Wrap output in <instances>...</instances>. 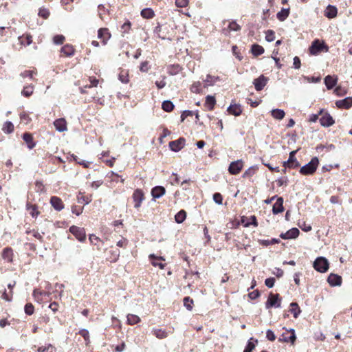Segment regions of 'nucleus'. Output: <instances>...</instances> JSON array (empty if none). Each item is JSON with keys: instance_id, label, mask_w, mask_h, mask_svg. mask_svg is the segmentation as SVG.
I'll list each match as a JSON object with an SVG mask.
<instances>
[{"instance_id": "nucleus-24", "label": "nucleus", "mask_w": 352, "mask_h": 352, "mask_svg": "<svg viewBox=\"0 0 352 352\" xmlns=\"http://www.w3.org/2000/svg\"><path fill=\"white\" fill-rule=\"evenodd\" d=\"M220 80V78L219 76H212L210 74H208L206 78L204 81L205 82L204 87L208 86H213L217 81Z\"/></svg>"}, {"instance_id": "nucleus-60", "label": "nucleus", "mask_w": 352, "mask_h": 352, "mask_svg": "<svg viewBox=\"0 0 352 352\" xmlns=\"http://www.w3.org/2000/svg\"><path fill=\"white\" fill-rule=\"evenodd\" d=\"M288 182L289 179L287 177H280L276 180V182L278 186H282L283 185L287 186Z\"/></svg>"}, {"instance_id": "nucleus-51", "label": "nucleus", "mask_w": 352, "mask_h": 352, "mask_svg": "<svg viewBox=\"0 0 352 352\" xmlns=\"http://www.w3.org/2000/svg\"><path fill=\"white\" fill-rule=\"evenodd\" d=\"M228 26H229V28L230 30V31H234V32H238V31H240L241 29V25H239L236 20H232L229 24H228Z\"/></svg>"}, {"instance_id": "nucleus-22", "label": "nucleus", "mask_w": 352, "mask_h": 352, "mask_svg": "<svg viewBox=\"0 0 352 352\" xmlns=\"http://www.w3.org/2000/svg\"><path fill=\"white\" fill-rule=\"evenodd\" d=\"M153 32L158 38L162 40H165L167 38L165 32V28H163L162 26L159 23H157V25L155 28Z\"/></svg>"}, {"instance_id": "nucleus-21", "label": "nucleus", "mask_w": 352, "mask_h": 352, "mask_svg": "<svg viewBox=\"0 0 352 352\" xmlns=\"http://www.w3.org/2000/svg\"><path fill=\"white\" fill-rule=\"evenodd\" d=\"M289 13H290V8H283L279 12H277L276 18L280 21H284L289 16Z\"/></svg>"}, {"instance_id": "nucleus-10", "label": "nucleus", "mask_w": 352, "mask_h": 352, "mask_svg": "<svg viewBox=\"0 0 352 352\" xmlns=\"http://www.w3.org/2000/svg\"><path fill=\"white\" fill-rule=\"evenodd\" d=\"M300 234V231L297 228H292L287 230L286 232H282L280 237L285 240L295 239Z\"/></svg>"}, {"instance_id": "nucleus-42", "label": "nucleus", "mask_w": 352, "mask_h": 352, "mask_svg": "<svg viewBox=\"0 0 352 352\" xmlns=\"http://www.w3.org/2000/svg\"><path fill=\"white\" fill-rule=\"evenodd\" d=\"M34 91V87L32 85L25 86L21 91V95L24 97H30Z\"/></svg>"}, {"instance_id": "nucleus-25", "label": "nucleus", "mask_w": 352, "mask_h": 352, "mask_svg": "<svg viewBox=\"0 0 352 352\" xmlns=\"http://www.w3.org/2000/svg\"><path fill=\"white\" fill-rule=\"evenodd\" d=\"M13 252L11 248L7 247L5 248L2 251V257L4 260H6L8 262L12 261Z\"/></svg>"}, {"instance_id": "nucleus-9", "label": "nucleus", "mask_w": 352, "mask_h": 352, "mask_svg": "<svg viewBox=\"0 0 352 352\" xmlns=\"http://www.w3.org/2000/svg\"><path fill=\"white\" fill-rule=\"evenodd\" d=\"M269 78L264 75L261 74L258 78H255L253 81V85L257 91H260L264 89L267 85Z\"/></svg>"}, {"instance_id": "nucleus-23", "label": "nucleus", "mask_w": 352, "mask_h": 352, "mask_svg": "<svg viewBox=\"0 0 352 352\" xmlns=\"http://www.w3.org/2000/svg\"><path fill=\"white\" fill-rule=\"evenodd\" d=\"M296 340V334L290 335L289 336H286L285 333H283L280 337L278 338V341L280 342H287L294 344Z\"/></svg>"}, {"instance_id": "nucleus-30", "label": "nucleus", "mask_w": 352, "mask_h": 352, "mask_svg": "<svg viewBox=\"0 0 352 352\" xmlns=\"http://www.w3.org/2000/svg\"><path fill=\"white\" fill-rule=\"evenodd\" d=\"M258 343L257 339H254L253 338H250L246 344V346L244 349L243 352H252L256 346V344Z\"/></svg>"}, {"instance_id": "nucleus-27", "label": "nucleus", "mask_w": 352, "mask_h": 352, "mask_svg": "<svg viewBox=\"0 0 352 352\" xmlns=\"http://www.w3.org/2000/svg\"><path fill=\"white\" fill-rule=\"evenodd\" d=\"M19 41L21 45L28 46L32 43V36L29 34H23L22 36H19Z\"/></svg>"}, {"instance_id": "nucleus-62", "label": "nucleus", "mask_w": 352, "mask_h": 352, "mask_svg": "<svg viewBox=\"0 0 352 352\" xmlns=\"http://www.w3.org/2000/svg\"><path fill=\"white\" fill-rule=\"evenodd\" d=\"M275 278L274 277H270L265 280V285L268 288H272L275 283Z\"/></svg>"}, {"instance_id": "nucleus-39", "label": "nucleus", "mask_w": 352, "mask_h": 352, "mask_svg": "<svg viewBox=\"0 0 352 352\" xmlns=\"http://www.w3.org/2000/svg\"><path fill=\"white\" fill-rule=\"evenodd\" d=\"M14 124L11 121H6L2 127V131L6 133L10 134L14 131Z\"/></svg>"}, {"instance_id": "nucleus-3", "label": "nucleus", "mask_w": 352, "mask_h": 352, "mask_svg": "<svg viewBox=\"0 0 352 352\" xmlns=\"http://www.w3.org/2000/svg\"><path fill=\"white\" fill-rule=\"evenodd\" d=\"M313 266L316 271L320 273L326 272L329 267V261L325 257L319 256L314 261Z\"/></svg>"}, {"instance_id": "nucleus-18", "label": "nucleus", "mask_w": 352, "mask_h": 352, "mask_svg": "<svg viewBox=\"0 0 352 352\" xmlns=\"http://www.w3.org/2000/svg\"><path fill=\"white\" fill-rule=\"evenodd\" d=\"M50 204L57 211H60L64 208V204L61 199L56 196H52L50 198Z\"/></svg>"}, {"instance_id": "nucleus-59", "label": "nucleus", "mask_w": 352, "mask_h": 352, "mask_svg": "<svg viewBox=\"0 0 352 352\" xmlns=\"http://www.w3.org/2000/svg\"><path fill=\"white\" fill-rule=\"evenodd\" d=\"M131 26V23L129 21H126L124 24H122L121 26V31L122 34L129 33Z\"/></svg>"}, {"instance_id": "nucleus-48", "label": "nucleus", "mask_w": 352, "mask_h": 352, "mask_svg": "<svg viewBox=\"0 0 352 352\" xmlns=\"http://www.w3.org/2000/svg\"><path fill=\"white\" fill-rule=\"evenodd\" d=\"M27 208L29 210V209H31V211H30V215L34 218V217H36L38 216V214H40V212H38V207L36 205H29V204H27Z\"/></svg>"}, {"instance_id": "nucleus-58", "label": "nucleus", "mask_w": 352, "mask_h": 352, "mask_svg": "<svg viewBox=\"0 0 352 352\" xmlns=\"http://www.w3.org/2000/svg\"><path fill=\"white\" fill-rule=\"evenodd\" d=\"M213 201L218 205H221L223 203V196L219 192H215L212 196Z\"/></svg>"}, {"instance_id": "nucleus-52", "label": "nucleus", "mask_w": 352, "mask_h": 352, "mask_svg": "<svg viewBox=\"0 0 352 352\" xmlns=\"http://www.w3.org/2000/svg\"><path fill=\"white\" fill-rule=\"evenodd\" d=\"M265 40L270 43L275 40V32L274 30H268L265 32Z\"/></svg>"}, {"instance_id": "nucleus-44", "label": "nucleus", "mask_w": 352, "mask_h": 352, "mask_svg": "<svg viewBox=\"0 0 352 352\" xmlns=\"http://www.w3.org/2000/svg\"><path fill=\"white\" fill-rule=\"evenodd\" d=\"M140 321V318L134 314L127 315V322L129 324L133 325L138 323Z\"/></svg>"}, {"instance_id": "nucleus-1", "label": "nucleus", "mask_w": 352, "mask_h": 352, "mask_svg": "<svg viewBox=\"0 0 352 352\" xmlns=\"http://www.w3.org/2000/svg\"><path fill=\"white\" fill-rule=\"evenodd\" d=\"M318 164V158L314 157L307 164L300 167L299 172L302 175H312L316 172Z\"/></svg>"}, {"instance_id": "nucleus-11", "label": "nucleus", "mask_w": 352, "mask_h": 352, "mask_svg": "<svg viewBox=\"0 0 352 352\" xmlns=\"http://www.w3.org/2000/svg\"><path fill=\"white\" fill-rule=\"evenodd\" d=\"M133 201L135 203L134 207L138 208L140 207L142 201L144 199V192L141 189H135L132 195Z\"/></svg>"}, {"instance_id": "nucleus-43", "label": "nucleus", "mask_w": 352, "mask_h": 352, "mask_svg": "<svg viewBox=\"0 0 352 352\" xmlns=\"http://www.w3.org/2000/svg\"><path fill=\"white\" fill-rule=\"evenodd\" d=\"M184 306L187 310L191 311L192 309L193 300L190 296H186L183 299Z\"/></svg>"}, {"instance_id": "nucleus-16", "label": "nucleus", "mask_w": 352, "mask_h": 352, "mask_svg": "<svg viewBox=\"0 0 352 352\" xmlns=\"http://www.w3.org/2000/svg\"><path fill=\"white\" fill-rule=\"evenodd\" d=\"M229 114L234 116H239L242 113V108L239 104H230L227 108Z\"/></svg>"}, {"instance_id": "nucleus-46", "label": "nucleus", "mask_w": 352, "mask_h": 352, "mask_svg": "<svg viewBox=\"0 0 352 352\" xmlns=\"http://www.w3.org/2000/svg\"><path fill=\"white\" fill-rule=\"evenodd\" d=\"M78 333L84 338L85 344L87 345L90 342L89 331L86 329H82L78 331Z\"/></svg>"}, {"instance_id": "nucleus-19", "label": "nucleus", "mask_w": 352, "mask_h": 352, "mask_svg": "<svg viewBox=\"0 0 352 352\" xmlns=\"http://www.w3.org/2000/svg\"><path fill=\"white\" fill-rule=\"evenodd\" d=\"M22 138L27 144V146L29 149H32L36 146L32 135L30 133H24L22 135Z\"/></svg>"}, {"instance_id": "nucleus-36", "label": "nucleus", "mask_w": 352, "mask_h": 352, "mask_svg": "<svg viewBox=\"0 0 352 352\" xmlns=\"http://www.w3.org/2000/svg\"><path fill=\"white\" fill-rule=\"evenodd\" d=\"M342 283V278L340 275L331 273V287L340 286Z\"/></svg>"}, {"instance_id": "nucleus-4", "label": "nucleus", "mask_w": 352, "mask_h": 352, "mask_svg": "<svg viewBox=\"0 0 352 352\" xmlns=\"http://www.w3.org/2000/svg\"><path fill=\"white\" fill-rule=\"evenodd\" d=\"M322 51L328 52L329 46L323 41L320 42L318 39L314 40L309 47V52L312 55H317Z\"/></svg>"}, {"instance_id": "nucleus-54", "label": "nucleus", "mask_w": 352, "mask_h": 352, "mask_svg": "<svg viewBox=\"0 0 352 352\" xmlns=\"http://www.w3.org/2000/svg\"><path fill=\"white\" fill-rule=\"evenodd\" d=\"M333 92L338 96H342L346 94L347 91L346 89L344 87H342L341 86H338L334 88Z\"/></svg>"}, {"instance_id": "nucleus-57", "label": "nucleus", "mask_w": 352, "mask_h": 352, "mask_svg": "<svg viewBox=\"0 0 352 352\" xmlns=\"http://www.w3.org/2000/svg\"><path fill=\"white\" fill-rule=\"evenodd\" d=\"M118 79L122 83H127L129 80L127 72L122 71L118 75Z\"/></svg>"}, {"instance_id": "nucleus-35", "label": "nucleus", "mask_w": 352, "mask_h": 352, "mask_svg": "<svg viewBox=\"0 0 352 352\" xmlns=\"http://www.w3.org/2000/svg\"><path fill=\"white\" fill-rule=\"evenodd\" d=\"M175 105L172 101L166 100L162 102V109L166 112H170L174 109Z\"/></svg>"}, {"instance_id": "nucleus-45", "label": "nucleus", "mask_w": 352, "mask_h": 352, "mask_svg": "<svg viewBox=\"0 0 352 352\" xmlns=\"http://www.w3.org/2000/svg\"><path fill=\"white\" fill-rule=\"evenodd\" d=\"M320 123L323 126H330V113H327L320 119Z\"/></svg>"}, {"instance_id": "nucleus-29", "label": "nucleus", "mask_w": 352, "mask_h": 352, "mask_svg": "<svg viewBox=\"0 0 352 352\" xmlns=\"http://www.w3.org/2000/svg\"><path fill=\"white\" fill-rule=\"evenodd\" d=\"M265 52L264 48L256 43L252 45L251 52L254 56H258L263 54Z\"/></svg>"}, {"instance_id": "nucleus-64", "label": "nucleus", "mask_w": 352, "mask_h": 352, "mask_svg": "<svg viewBox=\"0 0 352 352\" xmlns=\"http://www.w3.org/2000/svg\"><path fill=\"white\" fill-rule=\"evenodd\" d=\"M266 338L270 341H274L276 340L274 332L271 329H267L266 331Z\"/></svg>"}, {"instance_id": "nucleus-8", "label": "nucleus", "mask_w": 352, "mask_h": 352, "mask_svg": "<svg viewBox=\"0 0 352 352\" xmlns=\"http://www.w3.org/2000/svg\"><path fill=\"white\" fill-rule=\"evenodd\" d=\"M243 162L242 160H237L232 162L228 167V171L231 175H237L242 170Z\"/></svg>"}, {"instance_id": "nucleus-47", "label": "nucleus", "mask_w": 352, "mask_h": 352, "mask_svg": "<svg viewBox=\"0 0 352 352\" xmlns=\"http://www.w3.org/2000/svg\"><path fill=\"white\" fill-rule=\"evenodd\" d=\"M38 352H55L56 349L51 344L46 346H40L37 349Z\"/></svg>"}, {"instance_id": "nucleus-7", "label": "nucleus", "mask_w": 352, "mask_h": 352, "mask_svg": "<svg viewBox=\"0 0 352 352\" xmlns=\"http://www.w3.org/2000/svg\"><path fill=\"white\" fill-rule=\"evenodd\" d=\"M186 139L180 137L176 140L170 141L168 144L169 148L172 151L178 152L185 146Z\"/></svg>"}, {"instance_id": "nucleus-40", "label": "nucleus", "mask_w": 352, "mask_h": 352, "mask_svg": "<svg viewBox=\"0 0 352 352\" xmlns=\"http://www.w3.org/2000/svg\"><path fill=\"white\" fill-rule=\"evenodd\" d=\"M258 166L254 165L249 167L243 174L242 177L247 178L253 176L256 170L258 169Z\"/></svg>"}, {"instance_id": "nucleus-61", "label": "nucleus", "mask_w": 352, "mask_h": 352, "mask_svg": "<svg viewBox=\"0 0 352 352\" xmlns=\"http://www.w3.org/2000/svg\"><path fill=\"white\" fill-rule=\"evenodd\" d=\"M194 112L190 110H184L182 111L180 118L181 122H183L188 116H192Z\"/></svg>"}, {"instance_id": "nucleus-5", "label": "nucleus", "mask_w": 352, "mask_h": 352, "mask_svg": "<svg viewBox=\"0 0 352 352\" xmlns=\"http://www.w3.org/2000/svg\"><path fill=\"white\" fill-rule=\"evenodd\" d=\"M300 150V148L295 151H292L289 154V158L287 161L283 162V166L285 168H296L300 166L299 162L296 157V154Z\"/></svg>"}, {"instance_id": "nucleus-32", "label": "nucleus", "mask_w": 352, "mask_h": 352, "mask_svg": "<svg viewBox=\"0 0 352 352\" xmlns=\"http://www.w3.org/2000/svg\"><path fill=\"white\" fill-rule=\"evenodd\" d=\"M60 52L69 57L74 54L75 50L72 45L66 44L61 47Z\"/></svg>"}, {"instance_id": "nucleus-28", "label": "nucleus", "mask_w": 352, "mask_h": 352, "mask_svg": "<svg viewBox=\"0 0 352 352\" xmlns=\"http://www.w3.org/2000/svg\"><path fill=\"white\" fill-rule=\"evenodd\" d=\"M290 307L289 311L293 314L294 318H297L301 313V309L298 303L296 302H291Z\"/></svg>"}, {"instance_id": "nucleus-15", "label": "nucleus", "mask_w": 352, "mask_h": 352, "mask_svg": "<svg viewBox=\"0 0 352 352\" xmlns=\"http://www.w3.org/2000/svg\"><path fill=\"white\" fill-rule=\"evenodd\" d=\"M283 198L282 197H277L276 201L274 204L272 208V213L278 214L284 211Z\"/></svg>"}, {"instance_id": "nucleus-2", "label": "nucleus", "mask_w": 352, "mask_h": 352, "mask_svg": "<svg viewBox=\"0 0 352 352\" xmlns=\"http://www.w3.org/2000/svg\"><path fill=\"white\" fill-rule=\"evenodd\" d=\"M282 298L279 294H273L270 292L267 301L265 303V308L269 309L272 307L280 308L281 307Z\"/></svg>"}, {"instance_id": "nucleus-17", "label": "nucleus", "mask_w": 352, "mask_h": 352, "mask_svg": "<svg viewBox=\"0 0 352 352\" xmlns=\"http://www.w3.org/2000/svg\"><path fill=\"white\" fill-rule=\"evenodd\" d=\"M149 258L151 260V264L155 267H159L160 269H164L166 264L162 262H159V261H164V258L163 256H157L154 254H151L149 255Z\"/></svg>"}, {"instance_id": "nucleus-33", "label": "nucleus", "mask_w": 352, "mask_h": 352, "mask_svg": "<svg viewBox=\"0 0 352 352\" xmlns=\"http://www.w3.org/2000/svg\"><path fill=\"white\" fill-rule=\"evenodd\" d=\"M182 70V67L179 64L170 65L168 67V73L170 76L178 74Z\"/></svg>"}, {"instance_id": "nucleus-38", "label": "nucleus", "mask_w": 352, "mask_h": 352, "mask_svg": "<svg viewBox=\"0 0 352 352\" xmlns=\"http://www.w3.org/2000/svg\"><path fill=\"white\" fill-rule=\"evenodd\" d=\"M186 218V212L184 210H179L175 215V220L176 223H183Z\"/></svg>"}, {"instance_id": "nucleus-13", "label": "nucleus", "mask_w": 352, "mask_h": 352, "mask_svg": "<svg viewBox=\"0 0 352 352\" xmlns=\"http://www.w3.org/2000/svg\"><path fill=\"white\" fill-rule=\"evenodd\" d=\"M166 193V189L162 186H156L151 189V196L153 199H159L164 195Z\"/></svg>"}, {"instance_id": "nucleus-53", "label": "nucleus", "mask_w": 352, "mask_h": 352, "mask_svg": "<svg viewBox=\"0 0 352 352\" xmlns=\"http://www.w3.org/2000/svg\"><path fill=\"white\" fill-rule=\"evenodd\" d=\"M24 311L27 315L32 316L34 312V305L30 302L25 304L24 307Z\"/></svg>"}, {"instance_id": "nucleus-56", "label": "nucleus", "mask_w": 352, "mask_h": 352, "mask_svg": "<svg viewBox=\"0 0 352 352\" xmlns=\"http://www.w3.org/2000/svg\"><path fill=\"white\" fill-rule=\"evenodd\" d=\"M65 38L62 34H57L53 37V42L56 45H61L63 43Z\"/></svg>"}, {"instance_id": "nucleus-20", "label": "nucleus", "mask_w": 352, "mask_h": 352, "mask_svg": "<svg viewBox=\"0 0 352 352\" xmlns=\"http://www.w3.org/2000/svg\"><path fill=\"white\" fill-rule=\"evenodd\" d=\"M54 125L58 132H63L67 130V123L64 118L56 119L54 122Z\"/></svg>"}, {"instance_id": "nucleus-34", "label": "nucleus", "mask_w": 352, "mask_h": 352, "mask_svg": "<svg viewBox=\"0 0 352 352\" xmlns=\"http://www.w3.org/2000/svg\"><path fill=\"white\" fill-rule=\"evenodd\" d=\"M141 16L144 19H152L155 16L153 10L151 8H146L141 10Z\"/></svg>"}, {"instance_id": "nucleus-31", "label": "nucleus", "mask_w": 352, "mask_h": 352, "mask_svg": "<svg viewBox=\"0 0 352 352\" xmlns=\"http://www.w3.org/2000/svg\"><path fill=\"white\" fill-rule=\"evenodd\" d=\"M271 115L274 119L280 120L285 117V113L283 109H274L271 111Z\"/></svg>"}, {"instance_id": "nucleus-12", "label": "nucleus", "mask_w": 352, "mask_h": 352, "mask_svg": "<svg viewBox=\"0 0 352 352\" xmlns=\"http://www.w3.org/2000/svg\"><path fill=\"white\" fill-rule=\"evenodd\" d=\"M241 222L243 226L245 228L249 227L250 226H254L256 227L258 226L257 219L255 215H252L249 218L245 216L241 217Z\"/></svg>"}, {"instance_id": "nucleus-37", "label": "nucleus", "mask_w": 352, "mask_h": 352, "mask_svg": "<svg viewBox=\"0 0 352 352\" xmlns=\"http://www.w3.org/2000/svg\"><path fill=\"white\" fill-rule=\"evenodd\" d=\"M258 242L261 245L269 246L270 245L279 243L280 241L278 239L272 238L271 240L258 239Z\"/></svg>"}, {"instance_id": "nucleus-26", "label": "nucleus", "mask_w": 352, "mask_h": 352, "mask_svg": "<svg viewBox=\"0 0 352 352\" xmlns=\"http://www.w3.org/2000/svg\"><path fill=\"white\" fill-rule=\"evenodd\" d=\"M215 104H216V99L214 96L208 95L206 97L205 105L207 106L208 109L209 111H212L214 109Z\"/></svg>"}, {"instance_id": "nucleus-63", "label": "nucleus", "mask_w": 352, "mask_h": 352, "mask_svg": "<svg viewBox=\"0 0 352 352\" xmlns=\"http://www.w3.org/2000/svg\"><path fill=\"white\" fill-rule=\"evenodd\" d=\"M150 67L148 65V61H143L140 64V70L142 72H147L149 69Z\"/></svg>"}, {"instance_id": "nucleus-49", "label": "nucleus", "mask_w": 352, "mask_h": 352, "mask_svg": "<svg viewBox=\"0 0 352 352\" xmlns=\"http://www.w3.org/2000/svg\"><path fill=\"white\" fill-rule=\"evenodd\" d=\"M201 84L199 81L193 82L190 88V91L195 94H199L201 91Z\"/></svg>"}, {"instance_id": "nucleus-14", "label": "nucleus", "mask_w": 352, "mask_h": 352, "mask_svg": "<svg viewBox=\"0 0 352 352\" xmlns=\"http://www.w3.org/2000/svg\"><path fill=\"white\" fill-rule=\"evenodd\" d=\"M336 105L339 109H348L352 106V97H346L344 99L337 100Z\"/></svg>"}, {"instance_id": "nucleus-50", "label": "nucleus", "mask_w": 352, "mask_h": 352, "mask_svg": "<svg viewBox=\"0 0 352 352\" xmlns=\"http://www.w3.org/2000/svg\"><path fill=\"white\" fill-rule=\"evenodd\" d=\"M50 12L47 8H40L38 10V15L45 19H47L50 16Z\"/></svg>"}, {"instance_id": "nucleus-55", "label": "nucleus", "mask_w": 352, "mask_h": 352, "mask_svg": "<svg viewBox=\"0 0 352 352\" xmlns=\"http://www.w3.org/2000/svg\"><path fill=\"white\" fill-rule=\"evenodd\" d=\"M153 334L159 339H163L167 337V333L162 329H154Z\"/></svg>"}, {"instance_id": "nucleus-6", "label": "nucleus", "mask_w": 352, "mask_h": 352, "mask_svg": "<svg viewBox=\"0 0 352 352\" xmlns=\"http://www.w3.org/2000/svg\"><path fill=\"white\" fill-rule=\"evenodd\" d=\"M69 230L79 241L83 242L85 241L86 232L85 228L72 226Z\"/></svg>"}, {"instance_id": "nucleus-41", "label": "nucleus", "mask_w": 352, "mask_h": 352, "mask_svg": "<svg viewBox=\"0 0 352 352\" xmlns=\"http://www.w3.org/2000/svg\"><path fill=\"white\" fill-rule=\"evenodd\" d=\"M109 253L111 256L107 259L112 263L116 262L120 256V250L118 249L112 250L109 251Z\"/></svg>"}]
</instances>
